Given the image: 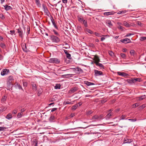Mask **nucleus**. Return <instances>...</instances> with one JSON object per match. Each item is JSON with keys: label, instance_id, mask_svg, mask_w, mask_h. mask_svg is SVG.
<instances>
[{"label": "nucleus", "instance_id": "obj_1", "mask_svg": "<svg viewBox=\"0 0 146 146\" xmlns=\"http://www.w3.org/2000/svg\"><path fill=\"white\" fill-rule=\"evenodd\" d=\"M141 80V78H131L130 79H127V82L128 83L132 84L133 83H135L137 81L140 82Z\"/></svg>", "mask_w": 146, "mask_h": 146}, {"label": "nucleus", "instance_id": "obj_2", "mask_svg": "<svg viewBox=\"0 0 146 146\" xmlns=\"http://www.w3.org/2000/svg\"><path fill=\"white\" fill-rule=\"evenodd\" d=\"M69 69H72L73 72L77 74H79L83 72V70L79 67L74 68H70Z\"/></svg>", "mask_w": 146, "mask_h": 146}, {"label": "nucleus", "instance_id": "obj_3", "mask_svg": "<svg viewBox=\"0 0 146 146\" xmlns=\"http://www.w3.org/2000/svg\"><path fill=\"white\" fill-rule=\"evenodd\" d=\"M50 39L53 42L58 43L60 41V39L58 37L54 35H51Z\"/></svg>", "mask_w": 146, "mask_h": 146}, {"label": "nucleus", "instance_id": "obj_4", "mask_svg": "<svg viewBox=\"0 0 146 146\" xmlns=\"http://www.w3.org/2000/svg\"><path fill=\"white\" fill-rule=\"evenodd\" d=\"M49 62L54 63L58 64L60 62V60L57 58H52L49 59Z\"/></svg>", "mask_w": 146, "mask_h": 146}, {"label": "nucleus", "instance_id": "obj_5", "mask_svg": "<svg viewBox=\"0 0 146 146\" xmlns=\"http://www.w3.org/2000/svg\"><path fill=\"white\" fill-rule=\"evenodd\" d=\"M14 80L13 76L12 75L8 77L7 79V84L10 86L11 84V83Z\"/></svg>", "mask_w": 146, "mask_h": 146}, {"label": "nucleus", "instance_id": "obj_6", "mask_svg": "<svg viewBox=\"0 0 146 146\" xmlns=\"http://www.w3.org/2000/svg\"><path fill=\"white\" fill-rule=\"evenodd\" d=\"M10 72L9 69L5 68L3 69L1 72V75L2 76H4L5 75H7Z\"/></svg>", "mask_w": 146, "mask_h": 146}, {"label": "nucleus", "instance_id": "obj_7", "mask_svg": "<svg viewBox=\"0 0 146 146\" xmlns=\"http://www.w3.org/2000/svg\"><path fill=\"white\" fill-rule=\"evenodd\" d=\"M22 47L23 50L24 52H27L30 51L29 49L27 48L26 43H23L22 44Z\"/></svg>", "mask_w": 146, "mask_h": 146}, {"label": "nucleus", "instance_id": "obj_8", "mask_svg": "<svg viewBox=\"0 0 146 146\" xmlns=\"http://www.w3.org/2000/svg\"><path fill=\"white\" fill-rule=\"evenodd\" d=\"M17 33L19 34V36L22 38H23V33L22 30L21 28L18 29H17Z\"/></svg>", "mask_w": 146, "mask_h": 146}, {"label": "nucleus", "instance_id": "obj_9", "mask_svg": "<svg viewBox=\"0 0 146 146\" xmlns=\"http://www.w3.org/2000/svg\"><path fill=\"white\" fill-rule=\"evenodd\" d=\"M94 75L96 76L103 75L102 72L100 71L96 70H94Z\"/></svg>", "mask_w": 146, "mask_h": 146}, {"label": "nucleus", "instance_id": "obj_10", "mask_svg": "<svg viewBox=\"0 0 146 146\" xmlns=\"http://www.w3.org/2000/svg\"><path fill=\"white\" fill-rule=\"evenodd\" d=\"M120 41L121 42L125 44L131 42V40L127 38L122 39Z\"/></svg>", "mask_w": 146, "mask_h": 146}, {"label": "nucleus", "instance_id": "obj_11", "mask_svg": "<svg viewBox=\"0 0 146 146\" xmlns=\"http://www.w3.org/2000/svg\"><path fill=\"white\" fill-rule=\"evenodd\" d=\"M78 88L77 87H74L72 88L69 91V93L70 94H72L76 92L78 90Z\"/></svg>", "mask_w": 146, "mask_h": 146}, {"label": "nucleus", "instance_id": "obj_12", "mask_svg": "<svg viewBox=\"0 0 146 146\" xmlns=\"http://www.w3.org/2000/svg\"><path fill=\"white\" fill-rule=\"evenodd\" d=\"M117 74L119 75L125 77H127L129 76V74H128L123 72H117Z\"/></svg>", "mask_w": 146, "mask_h": 146}, {"label": "nucleus", "instance_id": "obj_13", "mask_svg": "<svg viewBox=\"0 0 146 146\" xmlns=\"http://www.w3.org/2000/svg\"><path fill=\"white\" fill-rule=\"evenodd\" d=\"M94 63L95 64L96 66H99L100 69H104L105 67L102 64L100 63L99 62H94Z\"/></svg>", "mask_w": 146, "mask_h": 146}, {"label": "nucleus", "instance_id": "obj_14", "mask_svg": "<svg viewBox=\"0 0 146 146\" xmlns=\"http://www.w3.org/2000/svg\"><path fill=\"white\" fill-rule=\"evenodd\" d=\"M132 141L131 139H128L127 137H126L124 139L123 143H131Z\"/></svg>", "mask_w": 146, "mask_h": 146}, {"label": "nucleus", "instance_id": "obj_15", "mask_svg": "<svg viewBox=\"0 0 146 146\" xmlns=\"http://www.w3.org/2000/svg\"><path fill=\"white\" fill-rule=\"evenodd\" d=\"M113 115V113L110 112L105 116V118L106 120L109 119L111 117V116H112Z\"/></svg>", "mask_w": 146, "mask_h": 146}, {"label": "nucleus", "instance_id": "obj_16", "mask_svg": "<svg viewBox=\"0 0 146 146\" xmlns=\"http://www.w3.org/2000/svg\"><path fill=\"white\" fill-rule=\"evenodd\" d=\"M14 86L15 87V88L16 89L18 88L19 89H21L22 90H23L21 86L19 84H18L17 82H15V83Z\"/></svg>", "mask_w": 146, "mask_h": 146}, {"label": "nucleus", "instance_id": "obj_17", "mask_svg": "<svg viewBox=\"0 0 146 146\" xmlns=\"http://www.w3.org/2000/svg\"><path fill=\"white\" fill-rule=\"evenodd\" d=\"M79 22L81 23H83V21L84 20L83 17L81 15H78L77 16Z\"/></svg>", "mask_w": 146, "mask_h": 146}, {"label": "nucleus", "instance_id": "obj_18", "mask_svg": "<svg viewBox=\"0 0 146 146\" xmlns=\"http://www.w3.org/2000/svg\"><path fill=\"white\" fill-rule=\"evenodd\" d=\"M3 6L4 7L6 11L12 10V8L10 6H9L7 5H3Z\"/></svg>", "mask_w": 146, "mask_h": 146}, {"label": "nucleus", "instance_id": "obj_19", "mask_svg": "<svg viewBox=\"0 0 146 146\" xmlns=\"http://www.w3.org/2000/svg\"><path fill=\"white\" fill-rule=\"evenodd\" d=\"M64 51L65 53L66 54V57L68 59H71V54L68 52V51L66 50H64Z\"/></svg>", "mask_w": 146, "mask_h": 146}, {"label": "nucleus", "instance_id": "obj_20", "mask_svg": "<svg viewBox=\"0 0 146 146\" xmlns=\"http://www.w3.org/2000/svg\"><path fill=\"white\" fill-rule=\"evenodd\" d=\"M31 85L32 86L33 90L35 91L36 90L37 87L36 83L34 82H31Z\"/></svg>", "mask_w": 146, "mask_h": 146}, {"label": "nucleus", "instance_id": "obj_21", "mask_svg": "<svg viewBox=\"0 0 146 146\" xmlns=\"http://www.w3.org/2000/svg\"><path fill=\"white\" fill-rule=\"evenodd\" d=\"M84 84L88 86H90L92 85H95V84L91 82L88 81H84Z\"/></svg>", "mask_w": 146, "mask_h": 146}, {"label": "nucleus", "instance_id": "obj_22", "mask_svg": "<svg viewBox=\"0 0 146 146\" xmlns=\"http://www.w3.org/2000/svg\"><path fill=\"white\" fill-rule=\"evenodd\" d=\"M35 1V3L36 4L37 6L39 7H41V4L40 3V1L39 0H34Z\"/></svg>", "mask_w": 146, "mask_h": 146}, {"label": "nucleus", "instance_id": "obj_23", "mask_svg": "<svg viewBox=\"0 0 146 146\" xmlns=\"http://www.w3.org/2000/svg\"><path fill=\"white\" fill-rule=\"evenodd\" d=\"M123 25L127 27H130L131 26L127 22L125 21L123 22Z\"/></svg>", "mask_w": 146, "mask_h": 146}, {"label": "nucleus", "instance_id": "obj_24", "mask_svg": "<svg viewBox=\"0 0 146 146\" xmlns=\"http://www.w3.org/2000/svg\"><path fill=\"white\" fill-rule=\"evenodd\" d=\"M114 12H105L104 13V15L106 16H108L109 15H113L114 14Z\"/></svg>", "mask_w": 146, "mask_h": 146}, {"label": "nucleus", "instance_id": "obj_25", "mask_svg": "<svg viewBox=\"0 0 146 146\" xmlns=\"http://www.w3.org/2000/svg\"><path fill=\"white\" fill-rule=\"evenodd\" d=\"M42 92V88H40L38 90L37 94L38 96H39Z\"/></svg>", "mask_w": 146, "mask_h": 146}, {"label": "nucleus", "instance_id": "obj_26", "mask_svg": "<svg viewBox=\"0 0 146 146\" xmlns=\"http://www.w3.org/2000/svg\"><path fill=\"white\" fill-rule=\"evenodd\" d=\"M92 120H94L96 119L98 121V115H95L93 117H92Z\"/></svg>", "mask_w": 146, "mask_h": 146}, {"label": "nucleus", "instance_id": "obj_27", "mask_svg": "<svg viewBox=\"0 0 146 146\" xmlns=\"http://www.w3.org/2000/svg\"><path fill=\"white\" fill-rule=\"evenodd\" d=\"M100 61V60L99 58V57L97 56H95V60H94V62H99Z\"/></svg>", "mask_w": 146, "mask_h": 146}, {"label": "nucleus", "instance_id": "obj_28", "mask_svg": "<svg viewBox=\"0 0 146 146\" xmlns=\"http://www.w3.org/2000/svg\"><path fill=\"white\" fill-rule=\"evenodd\" d=\"M12 118V114L10 113H8L6 117V118L8 119H10Z\"/></svg>", "mask_w": 146, "mask_h": 146}, {"label": "nucleus", "instance_id": "obj_29", "mask_svg": "<svg viewBox=\"0 0 146 146\" xmlns=\"http://www.w3.org/2000/svg\"><path fill=\"white\" fill-rule=\"evenodd\" d=\"M85 31L86 32L88 33L91 34H93L94 33V32L92 31L87 28L86 29Z\"/></svg>", "mask_w": 146, "mask_h": 146}, {"label": "nucleus", "instance_id": "obj_30", "mask_svg": "<svg viewBox=\"0 0 146 146\" xmlns=\"http://www.w3.org/2000/svg\"><path fill=\"white\" fill-rule=\"evenodd\" d=\"M130 53L131 56H134L135 53V51L133 50H131L130 51Z\"/></svg>", "mask_w": 146, "mask_h": 146}, {"label": "nucleus", "instance_id": "obj_31", "mask_svg": "<svg viewBox=\"0 0 146 146\" xmlns=\"http://www.w3.org/2000/svg\"><path fill=\"white\" fill-rule=\"evenodd\" d=\"M56 89H60V88L61 85L59 84H56L54 87Z\"/></svg>", "mask_w": 146, "mask_h": 146}, {"label": "nucleus", "instance_id": "obj_32", "mask_svg": "<svg viewBox=\"0 0 146 146\" xmlns=\"http://www.w3.org/2000/svg\"><path fill=\"white\" fill-rule=\"evenodd\" d=\"M7 98V97L5 96H3L1 100L2 102L4 103L6 101Z\"/></svg>", "mask_w": 146, "mask_h": 146}, {"label": "nucleus", "instance_id": "obj_33", "mask_svg": "<svg viewBox=\"0 0 146 146\" xmlns=\"http://www.w3.org/2000/svg\"><path fill=\"white\" fill-rule=\"evenodd\" d=\"M82 23L84 25L85 27H88L87 22L86 20H84Z\"/></svg>", "mask_w": 146, "mask_h": 146}, {"label": "nucleus", "instance_id": "obj_34", "mask_svg": "<svg viewBox=\"0 0 146 146\" xmlns=\"http://www.w3.org/2000/svg\"><path fill=\"white\" fill-rule=\"evenodd\" d=\"M75 115V114L74 113H71L70 115L66 117L67 119H69L73 117Z\"/></svg>", "mask_w": 146, "mask_h": 146}, {"label": "nucleus", "instance_id": "obj_35", "mask_svg": "<svg viewBox=\"0 0 146 146\" xmlns=\"http://www.w3.org/2000/svg\"><path fill=\"white\" fill-rule=\"evenodd\" d=\"M98 120H100L103 119L104 115L103 114L100 115H98Z\"/></svg>", "mask_w": 146, "mask_h": 146}, {"label": "nucleus", "instance_id": "obj_36", "mask_svg": "<svg viewBox=\"0 0 146 146\" xmlns=\"http://www.w3.org/2000/svg\"><path fill=\"white\" fill-rule=\"evenodd\" d=\"M126 117V115H123L120 116L119 120L124 119Z\"/></svg>", "mask_w": 146, "mask_h": 146}, {"label": "nucleus", "instance_id": "obj_37", "mask_svg": "<svg viewBox=\"0 0 146 146\" xmlns=\"http://www.w3.org/2000/svg\"><path fill=\"white\" fill-rule=\"evenodd\" d=\"M140 105L139 103H135L134 104H133V108H135L136 107H137L139 106Z\"/></svg>", "mask_w": 146, "mask_h": 146}, {"label": "nucleus", "instance_id": "obj_38", "mask_svg": "<svg viewBox=\"0 0 146 146\" xmlns=\"http://www.w3.org/2000/svg\"><path fill=\"white\" fill-rule=\"evenodd\" d=\"M146 96L145 95H143L139 97V100H142L145 98Z\"/></svg>", "mask_w": 146, "mask_h": 146}, {"label": "nucleus", "instance_id": "obj_39", "mask_svg": "<svg viewBox=\"0 0 146 146\" xmlns=\"http://www.w3.org/2000/svg\"><path fill=\"white\" fill-rule=\"evenodd\" d=\"M126 12V11H119L117 13L118 14H122L125 13Z\"/></svg>", "mask_w": 146, "mask_h": 146}, {"label": "nucleus", "instance_id": "obj_40", "mask_svg": "<svg viewBox=\"0 0 146 146\" xmlns=\"http://www.w3.org/2000/svg\"><path fill=\"white\" fill-rule=\"evenodd\" d=\"M1 47L3 48H6L5 45L3 43H1L0 44Z\"/></svg>", "mask_w": 146, "mask_h": 146}, {"label": "nucleus", "instance_id": "obj_41", "mask_svg": "<svg viewBox=\"0 0 146 146\" xmlns=\"http://www.w3.org/2000/svg\"><path fill=\"white\" fill-rule=\"evenodd\" d=\"M88 46L92 47L93 48L95 47V45L94 44L92 43H89L88 44Z\"/></svg>", "mask_w": 146, "mask_h": 146}, {"label": "nucleus", "instance_id": "obj_42", "mask_svg": "<svg viewBox=\"0 0 146 146\" xmlns=\"http://www.w3.org/2000/svg\"><path fill=\"white\" fill-rule=\"evenodd\" d=\"M56 96H56V95L54 96L53 97V98H52L51 101V102L54 101L55 100H56L57 99Z\"/></svg>", "mask_w": 146, "mask_h": 146}, {"label": "nucleus", "instance_id": "obj_43", "mask_svg": "<svg viewBox=\"0 0 146 146\" xmlns=\"http://www.w3.org/2000/svg\"><path fill=\"white\" fill-rule=\"evenodd\" d=\"M23 114V113L21 112L18 113L17 115V117L18 118L21 117L22 116Z\"/></svg>", "mask_w": 146, "mask_h": 146}, {"label": "nucleus", "instance_id": "obj_44", "mask_svg": "<svg viewBox=\"0 0 146 146\" xmlns=\"http://www.w3.org/2000/svg\"><path fill=\"white\" fill-rule=\"evenodd\" d=\"M78 107V104H76L72 107V109L74 110H76Z\"/></svg>", "mask_w": 146, "mask_h": 146}, {"label": "nucleus", "instance_id": "obj_45", "mask_svg": "<svg viewBox=\"0 0 146 146\" xmlns=\"http://www.w3.org/2000/svg\"><path fill=\"white\" fill-rule=\"evenodd\" d=\"M53 31L54 32V33L55 35L58 36H59V35L58 33L54 29L53 30Z\"/></svg>", "mask_w": 146, "mask_h": 146}, {"label": "nucleus", "instance_id": "obj_46", "mask_svg": "<svg viewBox=\"0 0 146 146\" xmlns=\"http://www.w3.org/2000/svg\"><path fill=\"white\" fill-rule=\"evenodd\" d=\"M109 53L110 55L113 57V56H115L114 53L112 51H110L109 52Z\"/></svg>", "mask_w": 146, "mask_h": 146}, {"label": "nucleus", "instance_id": "obj_47", "mask_svg": "<svg viewBox=\"0 0 146 146\" xmlns=\"http://www.w3.org/2000/svg\"><path fill=\"white\" fill-rule=\"evenodd\" d=\"M120 55L122 58L124 59H125V54L124 53H121Z\"/></svg>", "mask_w": 146, "mask_h": 146}, {"label": "nucleus", "instance_id": "obj_48", "mask_svg": "<svg viewBox=\"0 0 146 146\" xmlns=\"http://www.w3.org/2000/svg\"><path fill=\"white\" fill-rule=\"evenodd\" d=\"M52 23L53 24V25L55 27V28L56 29H58V27H57L56 24L55 23V21L54 22H53V21H52Z\"/></svg>", "mask_w": 146, "mask_h": 146}, {"label": "nucleus", "instance_id": "obj_49", "mask_svg": "<svg viewBox=\"0 0 146 146\" xmlns=\"http://www.w3.org/2000/svg\"><path fill=\"white\" fill-rule=\"evenodd\" d=\"M146 106L145 104H143L139 107V109H142L144 108Z\"/></svg>", "mask_w": 146, "mask_h": 146}, {"label": "nucleus", "instance_id": "obj_50", "mask_svg": "<svg viewBox=\"0 0 146 146\" xmlns=\"http://www.w3.org/2000/svg\"><path fill=\"white\" fill-rule=\"evenodd\" d=\"M54 116H50V117L49 119V120L50 121H52L54 119Z\"/></svg>", "mask_w": 146, "mask_h": 146}, {"label": "nucleus", "instance_id": "obj_51", "mask_svg": "<svg viewBox=\"0 0 146 146\" xmlns=\"http://www.w3.org/2000/svg\"><path fill=\"white\" fill-rule=\"evenodd\" d=\"M118 28L120 30H121L122 31H123L124 30V28L123 27L121 26V25H119L118 27Z\"/></svg>", "mask_w": 146, "mask_h": 146}, {"label": "nucleus", "instance_id": "obj_52", "mask_svg": "<svg viewBox=\"0 0 146 146\" xmlns=\"http://www.w3.org/2000/svg\"><path fill=\"white\" fill-rule=\"evenodd\" d=\"M92 113V111L91 110L88 111L86 112V114L87 115H89Z\"/></svg>", "mask_w": 146, "mask_h": 146}, {"label": "nucleus", "instance_id": "obj_53", "mask_svg": "<svg viewBox=\"0 0 146 146\" xmlns=\"http://www.w3.org/2000/svg\"><path fill=\"white\" fill-rule=\"evenodd\" d=\"M94 34L96 36H97L98 37H101V35L100 34H99L98 33L95 32L94 33Z\"/></svg>", "mask_w": 146, "mask_h": 146}, {"label": "nucleus", "instance_id": "obj_54", "mask_svg": "<svg viewBox=\"0 0 146 146\" xmlns=\"http://www.w3.org/2000/svg\"><path fill=\"white\" fill-rule=\"evenodd\" d=\"M6 128L4 127H0V131H3Z\"/></svg>", "mask_w": 146, "mask_h": 146}, {"label": "nucleus", "instance_id": "obj_55", "mask_svg": "<svg viewBox=\"0 0 146 146\" xmlns=\"http://www.w3.org/2000/svg\"><path fill=\"white\" fill-rule=\"evenodd\" d=\"M28 84V83L27 82H23V85L24 87H27Z\"/></svg>", "mask_w": 146, "mask_h": 146}, {"label": "nucleus", "instance_id": "obj_56", "mask_svg": "<svg viewBox=\"0 0 146 146\" xmlns=\"http://www.w3.org/2000/svg\"><path fill=\"white\" fill-rule=\"evenodd\" d=\"M146 39V37H140V40L141 41Z\"/></svg>", "mask_w": 146, "mask_h": 146}, {"label": "nucleus", "instance_id": "obj_57", "mask_svg": "<svg viewBox=\"0 0 146 146\" xmlns=\"http://www.w3.org/2000/svg\"><path fill=\"white\" fill-rule=\"evenodd\" d=\"M17 109H14L13 111L12 112V113L14 114H16V113H17Z\"/></svg>", "mask_w": 146, "mask_h": 146}, {"label": "nucleus", "instance_id": "obj_58", "mask_svg": "<svg viewBox=\"0 0 146 146\" xmlns=\"http://www.w3.org/2000/svg\"><path fill=\"white\" fill-rule=\"evenodd\" d=\"M0 18L2 19H3L5 18V17L4 15L2 13H0Z\"/></svg>", "mask_w": 146, "mask_h": 146}, {"label": "nucleus", "instance_id": "obj_59", "mask_svg": "<svg viewBox=\"0 0 146 146\" xmlns=\"http://www.w3.org/2000/svg\"><path fill=\"white\" fill-rule=\"evenodd\" d=\"M64 103L66 104H73L72 102H69V101L65 102Z\"/></svg>", "mask_w": 146, "mask_h": 146}, {"label": "nucleus", "instance_id": "obj_60", "mask_svg": "<svg viewBox=\"0 0 146 146\" xmlns=\"http://www.w3.org/2000/svg\"><path fill=\"white\" fill-rule=\"evenodd\" d=\"M130 121L132 122H134L136 121L137 120V119H128Z\"/></svg>", "mask_w": 146, "mask_h": 146}, {"label": "nucleus", "instance_id": "obj_61", "mask_svg": "<svg viewBox=\"0 0 146 146\" xmlns=\"http://www.w3.org/2000/svg\"><path fill=\"white\" fill-rule=\"evenodd\" d=\"M30 27H28V28H27V34H29L30 33Z\"/></svg>", "mask_w": 146, "mask_h": 146}, {"label": "nucleus", "instance_id": "obj_62", "mask_svg": "<svg viewBox=\"0 0 146 146\" xmlns=\"http://www.w3.org/2000/svg\"><path fill=\"white\" fill-rule=\"evenodd\" d=\"M10 32L12 35H13V34H15V30H11Z\"/></svg>", "mask_w": 146, "mask_h": 146}, {"label": "nucleus", "instance_id": "obj_63", "mask_svg": "<svg viewBox=\"0 0 146 146\" xmlns=\"http://www.w3.org/2000/svg\"><path fill=\"white\" fill-rule=\"evenodd\" d=\"M25 110V109L24 108H23L21 110V112H20L23 113V112H24Z\"/></svg>", "mask_w": 146, "mask_h": 146}, {"label": "nucleus", "instance_id": "obj_64", "mask_svg": "<svg viewBox=\"0 0 146 146\" xmlns=\"http://www.w3.org/2000/svg\"><path fill=\"white\" fill-rule=\"evenodd\" d=\"M62 2L65 4H66L67 3V0H62Z\"/></svg>", "mask_w": 146, "mask_h": 146}]
</instances>
